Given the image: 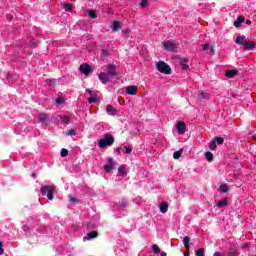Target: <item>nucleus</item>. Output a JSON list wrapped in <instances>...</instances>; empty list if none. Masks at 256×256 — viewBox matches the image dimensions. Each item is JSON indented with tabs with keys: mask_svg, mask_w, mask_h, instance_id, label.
Returning a JSON list of instances; mask_svg holds the SVG:
<instances>
[{
	"mask_svg": "<svg viewBox=\"0 0 256 256\" xmlns=\"http://www.w3.org/2000/svg\"><path fill=\"white\" fill-rule=\"evenodd\" d=\"M113 143H115V138L113 135L106 133L104 134V138L98 142V147L105 149V147H109L113 145Z\"/></svg>",
	"mask_w": 256,
	"mask_h": 256,
	"instance_id": "f257e3e1",
	"label": "nucleus"
},
{
	"mask_svg": "<svg viewBox=\"0 0 256 256\" xmlns=\"http://www.w3.org/2000/svg\"><path fill=\"white\" fill-rule=\"evenodd\" d=\"M156 69L160 73H164V75H169L171 73V67L163 61H159L156 63Z\"/></svg>",
	"mask_w": 256,
	"mask_h": 256,
	"instance_id": "f03ea898",
	"label": "nucleus"
},
{
	"mask_svg": "<svg viewBox=\"0 0 256 256\" xmlns=\"http://www.w3.org/2000/svg\"><path fill=\"white\" fill-rule=\"evenodd\" d=\"M40 192L42 195H47V198L49 201H53V194L55 193V187L54 186H43L40 189Z\"/></svg>",
	"mask_w": 256,
	"mask_h": 256,
	"instance_id": "7ed1b4c3",
	"label": "nucleus"
},
{
	"mask_svg": "<svg viewBox=\"0 0 256 256\" xmlns=\"http://www.w3.org/2000/svg\"><path fill=\"white\" fill-rule=\"evenodd\" d=\"M163 47L166 51H177L178 44L175 41L168 40L163 42Z\"/></svg>",
	"mask_w": 256,
	"mask_h": 256,
	"instance_id": "20e7f679",
	"label": "nucleus"
},
{
	"mask_svg": "<svg viewBox=\"0 0 256 256\" xmlns=\"http://www.w3.org/2000/svg\"><path fill=\"white\" fill-rule=\"evenodd\" d=\"M176 129L178 131V135H185L187 132V125L183 121H178L176 124Z\"/></svg>",
	"mask_w": 256,
	"mask_h": 256,
	"instance_id": "39448f33",
	"label": "nucleus"
},
{
	"mask_svg": "<svg viewBox=\"0 0 256 256\" xmlns=\"http://www.w3.org/2000/svg\"><path fill=\"white\" fill-rule=\"evenodd\" d=\"M107 69V75H110L111 77L117 75V68L113 64H109L106 66Z\"/></svg>",
	"mask_w": 256,
	"mask_h": 256,
	"instance_id": "423d86ee",
	"label": "nucleus"
},
{
	"mask_svg": "<svg viewBox=\"0 0 256 256\" xmlns=\"http://www.w3.org/2000/svg\"><path fill=\"white\" fill-rule=\"evenodd\" d=\"M115 169V164L113 163V160L111 158L108 159V163L104 166V171L106 173H111Z\"/></svg>",
	"mask_w": 256,
	"mask_h": 256,
	"instance_id": "0eeeda50",
	"label": "nucleus"
},
{
	"mask_svg": "<svg viewBox=\"0 0 256 256\" xmlns=\"http://www.w3.org/2000/svg\"><path fill=\"white\" fill-rule=\"evenodd\" d=\"M198 99H200V101H209L211 99V94L200 91L198 92Z\"/></svg>",
	"mask_w": 256,
	"mask_h": 256,
	"instance_id": "6e6552de",
	"label": "nucleus"
},
{
	"mask_svg": "<svg viewBox=\"0 0 256 256\" xmlns=\"http://www.w3.org/2000/svg\"><path fill=\"white\" fill-rule=\"evenodd\" d=\"M80 71L84 75H88L89 73H91V66L89 64H82L80 66Z\"/></svg>",
	"mask_w": 256,
	"mask_h": 256,
	"instance_id": "1a4fd4ad",
	"label": "nucleus"
},
{
	"mask_svg": "<svg viewBox=\"0 0 256 256\" xmlns=\"http://www.w3.org/2000/svg\"><path fill=\"white\" fill-rule=\"evenodd\" d=\"M127 95H137V86L131 85L126 87Z\"/></svg>",
	"mask_w": 256,
	"mask_h": 256,
	"instance_id": "9d476101",
	"label": "nucleus"
},
{
	"mask_svg": "<svg viewBox=\"0 0 256 256\" xmlns=\"http://www.w3.org/2000/svg\"><path fill=\"white\" fill-rule=\"evenodd\" d=\"M98 78L100 79V81L102 82V83H104V84H106V83H109V76H108V74L107 73H100L99 75H98Z\"/></svg>",
	"mask_w": 256,
	"mask_h": 256,
	"instance_id": "9b49d317",
	"label": "nucleus"
},
{
	"mask_svg": "<svg viewBox=\"0 0 256 256\" xmlns=\"http://www.w3.org/2000/svg\"><path fill=\"white\" fill-rule=\"evenodd\" d=\"M202 49H203V51H208L209 55L214 54L213 47H211L209 44H203Z\"/></svg>",
	"mask_w": 256,
	"mask_h": 256,
	"instance_id": "f8f14e48",
	"label": "nucleus"
},
{
	"mask_svg": "<svg viewBox=\"0 0 256 256\" xmlns=\"http://www.w3.org/2000/svg\"><path fill=\"white\" fill-rule=\"evenodd\" d=\"M159 209L162 213H167V211H169V205L166 202H162L159 205Z\"/></svg>",
	"mask_w": 256,
	"mask_h": 256,
	"instance_id": "ddd939ff",
	"label": "nucleus"
},
{
	"mask_svg": "<svg viewBox=\"0 0 256 256\" xmlns=\"http://www.w3.org/2000/svg\"><path fill=\"white\" fill-rule=\"evenodd\" d=\"M121 29V22L115 20L112 24V31L117 32Z\"/></svg>",
	"mask_w": 256,
	"mask_h": 256,
	"instance_id": "4468645a",
	"label": "nucleus"
},
{
	"mask_svg": "<svg viewBox=\"0 0 256 256\" xmlns=\"http://www.w3.org/2000/svg\"><path fill=\"white\" fill-rule=\"evenodd\" d=\"M106 112L108 113V115H116L117 113V109H115L114 107H112L111 105H108L106 107Z\"/></svg>",
	"mask_w": 256,
	"mask_h": 256,
	"instance_id": "2eb2a0df",
	"label": "nucleus"
},
{
	"mask_svg": "<svg viewBox=\"0 0 256 256\" xmlns=\"http://www.w3.org/2000/svg\"><path fill=\"white\" fill-rule=\"evenodd\" d=\"M190 241H191V238H189L188 236L184 237L182 240L184 247H186L188 251L189 249H191V245H189Z\"/></svg>",
	"mask_w": 256,
	"mask_h": 256,
	"instance_id": "dca6fc26",
	"label": "nucleus"
},
{
	"mask_svg": "<svg viewBox=\"0 0 256 256\" xmlns=\"http://www.w3.org/2000/svg\"><path fill=\"white\" fill-rule=\"evenodd\" d=\"M254 47H255V42L244 43V49H246V51H251V49H254Z\"/></svg>",
	"mask_w": 256,
	"mask_h": 256,
	"instance_id": "f3484780",
	"label": "nucleus"
},
{
	"mask_svg": "<svg viewBox=\"0 0 256 256\" xmlns=\"http://www.w3.org/2000/svg\"><path fill=\"white\" fill-rule=\"evenodd\" d=\"M225 75L231 79L237 75V70H226Z\"/></svg>",
	"mask_w": 256,
	"mask_h": 256,
	"instance_id": "a211bd4d",
	"label": "nucleus"
},
{
	"mask_svg": "<svg viewBox=\"0 0 256 256\" xmlns=\"http://www.w3.org/2000/svg\"><path fill=\"white\" fill-rule=\"evenodd\" d=\"M38 119H39V121H41V123H45V121H47V119H49V116H47L46 113H40L38 115Z\"/></svg>",
	"mask_w": 256,
	"mask_h": 256,
	"instance_id": "6ab92c4d",
	"label": "nucleus"
},
{
	"mask_svg": "<svg viewBox=\"0 0 256 256\" xmlns=\"http://www.w3.org/2000/svg\"><path fill=\"white\" fill-rule=\"evenodd\" d=\"M243 21H245V18L243 16H239L234 22V27H239Z\"/></svg>",
	"mask_w": 256,
	"mask_h": 256,
	"instance_id": "aec40b11",
	"label": "nucleus"
},
{
	"mask_svg": "<svg viewBox=\"0 0 256 256\" xmlns=\"http://www.w3.org/2000/svg\"><path fill=\"white\" fill-rule=\"evenodd\" d=\"M61 121L62 123H64V125H69L71 123V117L65 115L61 117Z\"/></svg>",
	"mask_w": 256,
	"mask_h": 256,
	"instance_id": "412c9836",
	"label": "nucleus"
},
{
	"mask_svg": "<svg viewBox=\"0 0 256 256\" xmlns=\"http://www.w3.org/2000/svg\"><path fill=\"white\" fill-rule=\"evenodd\" d=\"M97 236H98L97 232L93 231L87 234L86 239L88 241H91V239H96Z\"/></svg>",
	"mask_w": 256,
	"mask_h": 256,
	"instance_id": "4be33fe9",
	"label": "nucleus"
},
{
	"mask_svg": "<svg viewBox=\"0 0 256 256\" xmlns=\"http://www.w3.org/2000/svg\"><path fill=\"white\" fill-rule=\"evenodd\" d=\"M227 203V199H224L222 201L217 202L216 207H218L219 209L227 207Z\"/></svg>",
	"mask_w": 256,
	"mask_h": 256,
	"instance_id": "5701e85b",
	"label": "nucleus"
},
{
	"mask_svg": "<svg viewBox=\"0 0 256 256\" xmlns=\"http://www.w3.org/2000/svg\"><path fill=\"white\" fill-rule=\"evenodd\" d=\"M237 45H245V36H238L236 38Z\"/></svg>",
	"mask_w": 256,
	"mask_h": 256,
	"instance_id": "b1692460",
	"label": "nucleus"
},
{
	"mask_svg": "<svg viewBox=\"0 0 256 256\" xmlns=\"http://www.w3.org/2000/svg\"><path fill=\"white\" fill-rule=\"evenodd\" d=\"M118 172L120 173L121 177H127V172L125 171V166H120L118 168Z\"/></svg>",
	"mask_w": 256,
	"mask_h": 256,
	"instance_id": "393cba45",
	"label": "nucleus"
},
{
	"mask_svg": "<svg viewBox=\"0 0 256 256\" xmlns=\"http://www.w3.org/2000/svg\"><path fill=\"white\" fill-rule=\"evenodd\" d=\"M181 155H183V149H180V150L174 152L173 158L174 159H179L181 157Z\"/></svg>",
	"mask_w": 256,
	"mask_h": 256,
	"instance_id": "a878e982",
	"label": "nucleus"
},
{
	"mask_svg": "<svg viewBox=\"0 0 256 256\" xmlns=\"http://www.w3.org/2000/svg\"><path fill=\"white\" fill-rule=\"evenodd\" d=\"M219 190L222 193H227L229 191V187L227 186V184H221Z\"/></svg>",
	"mask_w": 256,
	"mask_h": 256,
	"instance_id": "bb28decb",
	"label": "nucleus"
},
{
	"mask_svg": "<svg viewBox=\"0 0 256 256\" xmlns=\"http://www.w3.org/2000/svg\"><path fill=\"white\" fill-rule=\"evenodd\" d=\"M88 16H89L91 19H97V14H96L95 11H93V10H88Z\"/></svg>",
	"mask_w": 256,
	"mask_h": 256,
	"instance_id": "cd10ccee",
	"label": "nucleus"
},
{
	"mask_svg": "<svg viewBox=\"0 0 256 256\" xmlns=\"http://www.w3.org/2000/svg\"><path fill=\"white\" fill-rule=\"evenodd\" d=\"M195 256H205V249L200 248L196 251Z\"/></svg>",
	"mask_w": 256,
	"mask_h": 256,
	"instance_id": "c85d7f7f",
	"label": "nucleus"
},
{
	"mask_svg": "<svg viewBox=\"0 0 256 256\" xmlns=\"http://www.w3.org/2000/svg\"><path fill=\"white\" fill-rule=\"evenodd\" d=\"M181 66L184 71L189 69V64H187V60H182Z\"/></svg>",
	"mask_w": 256,
	"mask_h": 256,
	"instance_id": "c756f323",
	"label": "nucleus"
},
{
	"mask_svg": "<svg viewBox=\"0 0 256 256\" xmlns=\"http://www.w3.org/2000/svg\"><path fill=\"white\" fill-rule=\"evenodd\" d=\"M205 157H206L207 161H209V162L213 161V153L206 152Z\"/></svg>",
	"mask_w": 256,
	"mask_h": 256,
	"instance_id": "7c9ffc66",
	"label": "nucleus"
},
{
	"mask_svg": "<svg viewBox=\"0 0 256 256\" xmlns=\"http://www.w3.org/2000/svg\"><path fill=\"white\" fill-rule=\"evenodd\" d=\"M152 250L154 253L158 255V253H161V249H159V246L157 244L152 245Z\"/></svg>",
	"mask_w": 256,
	"mask_h": 256,
	"instance_id": "2f4dec72",
	"label": "nucleus"
},
{
	"mask_svg": "<svg viewBox=\"0 0 256 256\" xmlns=\"http://www.w3.org/2000/svg\"><path fill=\"white\" fill-rule=\"evenodd\" d=\"M218 145H223L224 139L223 137H216L214 140Z\"/></svg>",
	"mask_w": 256,
	"mask_h": 256,
	"instance_id": "473e14b6",
	"label": "nucleus"
},
{
	"mask_svg": "<svg viewBox=\"0 0 256 256\" xmlns=\"http://www.w3.org/2000/svg\"><path fill=\"white\" fill-rule=\"evenodd\" d=\"M217 147V142L216 141H212L209 144V149H211V151H214V149Z\"/></svg>",
	"mask_w": 256,
	"mask_h": 256,
	"instance_id": "72a5a7b5",
	"label": "nucleus"
},
{
	"mask_svg": "<svg viewBox=\"0 0 256 256\" xmlns=\"http://www.w3.org/2000/svg\"><path fill=\"white\" fill-rule=\"evenodd\" d=\"M61 157H67V155H69V151L65 148H63L61 150V153H60Z\"/></svg>",
	"mask_w": 256,
	"mask_h": 256,
	"instance_id": "f704fd0d",
	"label": "nucleus"
},
{
	"mask_svg": "<svg viewBox=\"0 0 256 256\" xmlns=\"http://www.w3.org/2000/svg\"><path fill=\"white\" fill-rule=\"evenodd\" d=\"M126 155H130V153L133 151V148L131 146H124Z\"/></svg>",
	"mask_w": 256,
	"mask_h": 256,
	"instance_id": "c9c22d12",
	"label": "nucleus"
},
{
	"mask_svg": "<svg viewBox=\"0 0 256 256\" xmlns=\"http://www.w3.org/2000/svg\"><path fill=\"white\" fill-rule=\"evenodd\" d=\"M148 5H149V1H147V0H142V1L140 2V6H141L142 8L148 7Z\"/></svg>",
	"mask_w": 256,
	"mask_h": 256,
	"instance_id": "e433bc0d",
	"label": "nucleus"
},
{
	"mask_svg": "<svg viewBox=\"0 0 256 256\" xmlns=\"http://www.w3.org/2000/svg\"><path fill=\"white\" fill-rule=\"evenodd\" d=\"M64 9H65V11H72L73 6L71 4H64Z\"/></svg>",
	"mask_w": 256,
	"mask_h": 256,
	"instance_id": "4c0bfd02",
	"label": "nucleus"
},
{
	"mask_svg": "<svg viewBox=\"0 0 256 256\" xmlns=\"http://www.w3.org/2000/svg\"><path fill=\"white\" fill-rule=\"evenodd\" d=\"M88 103H90V104L97 103V97L88 98Z\"/></svg>",
	"mask_w": 256,
	"mask_h": 256,
	"instance_id": "58836bf2",
	"label": "nucleus"
},
{
	"mask_svg": "<svg viewBox=\"0 0 256 256\" xmlns=\"http://www.w3.org/2000/svg\"><path fill=\"white\" fill-rule=\"evenodd\" d=\"M5 250L3 249V242L0 241V255H3Z\"/></svg>",
	"mask_w": 256,
	"mask_h": 256,
	"instance_id": "ea45409f",
	"label": "nucleus"
},
{
	"mask_svg": "<svg viewBox=\"0 0 256 256\" xmlns=\"http://www.w3.org/2000/svg\"><path fill=\"white\" fill-rule=\"evenodd\" d=\"M66 135H75V130H73V129L68 130Z\"/></svg>",
	"mask_w": 256,
	"mask_h": 256,
	"instance_id": "a19ab883",
	"label": "nucleus"
},
{
	"mask_svg": "<svg viewBox=\"0 0 256 256\" xmlns=\"http://www.w3.org/2000/svg\"><path fill=\"white\" fill-rule=\"evenodd\" d=\"M22 229L25 231V233H28V231H29V226L24 225V226H22Z\"/></svg>",
	"mask_w": 256,
	"mask_h": 256,
	"instance_id": "79ce46f5",
	"label": "nucleus"
},
{
	"mask_svg": "<svg viewBox=\"0 0 256 256\" xmlns=\"http://www.w3.org/2000/svg\"><path fill=\"white\" fill-rule=\"evenodd\" d=\"M77 201H78V200H77V198H75V197H71V198H70V202H71V203H77Z\"/></svg>",
	"mask_w": 256,
	"mask_h": 256,
	"instance_id": "37998d69",
	"label": "nucleus"
},
{
	"mask_svg": "<svg viewBox=\"0 0 256 256\" xmlns=\"http://www.w3.org/2000/svg\"><path fill=\"white\" fill-rule=\"evenodd\" d=\"M56 103L59 105V103H63V100H61V98H57Z\"/></svg>",
	"mask_w": 256,
	"mask_h": 256,
	"instance_id": "c03bdc74",
	"label": "nucleus"
},
{
	"mask_svg": "<svg viewBox=\"0 0 256 256\" xmlns=\"http://www.w3.org/2000/svg\"><path fill=\"white\" fill-rule=\"evenodd\" d=\"M86 91H87L88 95H93V91H91V89H87Z\"/></svg>",
	"mask_w": 256,
	"mask_h": 256,
	"instance_id": "a18cd8bd",
	"label": "nucleus"
},
{
	"mask_svg": "<svg viewBox=\"0 0 256 256\" xmlns=\"http://www.w3.org/2000/svg\"><path fill=\"white\" fill-rule=\"evenodd\" d=\"M243 248H244V249H249V244H248V243H245V244L243 245Z\"/></svg>",
	"mask_w": 256,
	"mask_h": 256,
	"instance_id": "49530a36",
	"label": "nucleus"
},
{
	"mask_svg": "<svg viewBox=\"0 0 256 256\" xmlns=\"http://www.w3.org/2000/svg\"><path fill=\"white\" fill-rule=\"evenodd\" d=\"M6 17H7V19H9V20L13 19V16H11L10 14H8Z\"/></svg>",
	"mask_w": 256,
	"mask_h": 256,
	"instance_id": "de8ad7c7",
	"label": "nucleus"
},
{
	"mask_svg": "<svg viewBox=\"0 0 256 256\" xmlns=\"http://www.w3.org/2000/svg\"><path fill=\"white\" fill-rule=\"evenodd\" d=\"M213 256H221V253L215 252V253L213 254Z\"/></svg>",
	"mask_w": 256,
	"mask_h": 256,
	"instance_id": "09e8293b",
	"label": "nucleus"
},
{
	"mask_svg": "<svg viewBox=\"0 0 256 256\" xmlns=\"http://www.w3.org/2000/svg\"><path fill=\"white\" fill-rule=\"evenodd\" d=\"M246 25H251V20H247Z\"/></svg>",
	"mask_w": 256,
	"mask_h": 256,
	"instance_id": "8fccbe9b",
	"label": "nucleus"
},
{
	"mask_svg": "<svg viewBox=\"0 0 256 256\" xmlns=\"http://www.w3.org/2000/svg\"><path fill=\"white\" fill-rule=\"evenodd\" d=\"M160 255H161V256H167V253H166V252H161Z\"/></svg>",
	"mask_w": 256,
	"mask_h": 256,
	"instance_id": "3c124183",
	"label": "nucleus"
},
{
	"mask_svg": "<svg viewBox=\"0 0 256 256\" xmlns=\"http://www.w3.org/2000/svg\"><path fill=\"white\" fill-rule=\"evenodd\" d=\"M32 177L35 179V177H37V174L32 173Z\"/></svg>",
	"mask_w": 256,
	"mask_h": 256,
	"instance_id": "603ef678",
	"label": "nucleus"
},
{
	"mask_svg": "<svg viewBox=\"0 0 256 256\" xmlns=\"http://www.w3.org/2000/svg\"><path fill=\"white\" fill-rule=\"evenodd\" d=\"M253 139H256V134L252 135Z\"/></svg>",
	"mask_w": 256,
	"mask_h": 256,
	"instance_id": "864d4df0",
	"label": "nucleus"
},
{
	"mask_svg": "<svg viewBox=\"0 0 256 256\" xmlns=\"http://www.w3.org/2000/svg\"><path fill=\"white\" fill-rule=\"evenodd\" d=\"M184 256H189V254L187 252L184 253Z\"/></svg>",
	"mask_w": 256,
	"mask_h": 256,
	"instance_id": "5fc2aeb1",
	"label": "nucleus"
}]
</instances>
